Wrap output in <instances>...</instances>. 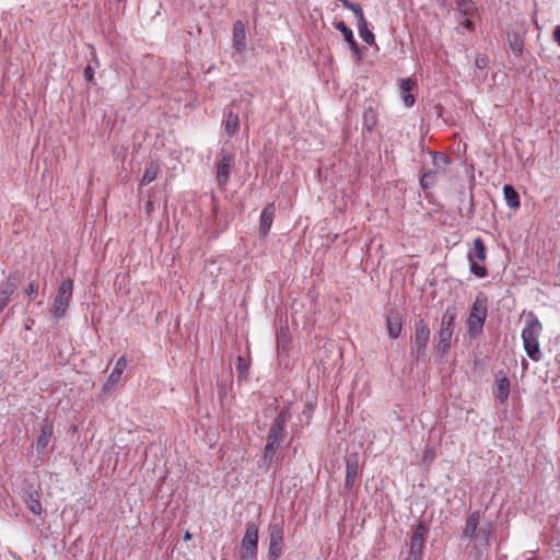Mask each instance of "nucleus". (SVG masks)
I'll list each match as a JSON object with an SVG mask.
<instances>
[{"label": "nucleus", "mask_w": 560, "mask_h": 560, "mask_svg": "<svg viewBox=\"0 0 560 560\" xmlns=\"http://www.w3.org/2000/svg\"><path fill=\"white\" fill-rule=\"evenodd\" d=\"M542 325L534 313H528L526 316V325L522 330V340L527 355L533 361L541 360V351L538 338L541 335Z\"/></svg>", "instance_id": "obj_1"}, {"label": "nucleus", "mask_w": 560, "mask_h": 560, "mask_svg": "<svg viewBox=\"0 0 560 560\" xmlns=\"http://www.w3.org/2000/svg\"><path fill=\"white\" fill-rule=\"evenodd\" d=\"M456 316V310L453 306H448L442 315L441 327L438 336L439 341L435 347L438 354L441 357L445 355L451 349Z\"/></svg>", "instance_id": "obj_2"}, {"label": "nucleus", "mask_w": 560, "mask_h": 560, "mask_svg": "<svg viewBox=\"0 0 560 560\" xmlns=\"http://www.w3.org/2000/svg\"><path fill=\"white\" fill-rule=\"evenodd\" d=\"M72 291H73V281L71 279H66L61 281L59 284L57 294L52 301V304L49 308L50 317L58 322L61 319L69 307V304L72 299Z\"/></svg>", "instance_id": "obj_3"}, {"label": "nucleus", "mask_w": 560, "mask_h": 560, "mask_svg": "<svg viewBox=\"0 0 560 560\" xmlns=\"http://www.w3.org/2000/svg\"><path fill=\"white\" fill-rule=\"evenodd\" d=\"M467 259L470 273L477 278H486L488 276V269L483 265L487 259V249L481 237H476L472 241V245L467 253Z\"/></svg>", "instance_id": "obj_4"}, {"label": "nucleus", "mask_w": 560, "mask_h": 560, "mask_svg": "<svg viewBox=\"0 0 560 560\" xmlns=\"http://www.w3.org/2000/svg\"><path fill=\"white\" fill-rule=\"evenodd\" d=\"M259 528L254 522L246 524L245 534L241 540L240 560H256L258 553Z\"/></svg>", "instance_id": "obj_5"}, {"label": "nucleus", "mask_w": 560, "mask_h": 560, "mask_svg": "<svg viewBox=\"0 0 560 560\" xmlns=\"http://www.w3.org/2000/svg\"><path fill=\"white\" fill-rule=\"evenodd\" d=\"M284 422H285L284 416L282 413H280L276 418L272 427L270 428L268 435H267V443H266L265 452H264L265 460L271 462L275 458L277 451L279 448V444L284 438V433H285Z\"/></svg>", "instance_id": "obj_6"}, {"label": "nucleus", "mask_w": 560, "mask_h": 560, "mask_svg": "<svg viewBox=\"0 0 560 560\" xmlns=\"http://www.w3.org/2000/svg\"><path fill=\"white\" fill-rule=\"evenodd\" d=\"M487 299L478 296L470 310L467 327L471 338H476L481 331L487 317Z\"/></svg>", "instance_id": "obj_7"}, {"label": "nucleus", "mask_w": 560, "mask_h": 560, "mask_svg": "<svg viewBox=\"0 0 560 560\" xmlns=\"http://www.w3.org/2000/svg\"><path fill=\"white\" fill-rule=\"evenodd\" d=\"M269 546H268V560H279L283 550V522H272L268 526Z\"/></svg>", "instance_id": "obj_8"}, {"label": "nucleus", "mask_w": 560, "mask_h": 560, "mask_svg": "<svg viewBox=\"0 0 560 560\" xmlns=\"http://www.w3.org/2000/svg\"><path fill=\"white\" fill-rule=\"evenodd\" d=\"M431 331L429 325L423 319L418 320L415 325V335L412 338L411 349V355L415 359L420 360L425 355Z\"/></svg>", "instance_id": "obj_9"}, {"label": "nucleus", "mask_w": 560, "mask_h": 560, "mask_svg": "<svg viewBox=\"0 0 560 560\" xmlns=\"http://www.w3.org/2000/svg\"><path fill=\"white\" fill-rule=\"evenodd\" d=\"M232 164L233 155L224 150H221L217 165V180L221 187H223L229 180Z\"/></svg>", "instance_id": "obj_10"}, {"label": "nucleus", "mask_w": 560, "mask_h": 560, "mask_svg": "<svg viewBox=\"0 0 560 560\" xmlns=\"http://www.w3.org/2000/svg\"><path fill=\"white\" fill-rule=\"evenodd\" d=\"M52 433H54V424L50 420H48L46 418L42 424L40 433L37 436L36 441L34 442V448L36 450V452L38 454L45 453V451L48 446V443L52 436Z\"/></svg>", "instance_id": "obj_11"}, {"label": "nucleus", "mask_w": 560, "mask_h": 560, "mask_svg": "<svg viewBox=\"0 0 560 560\" xmlns=\"http://www.w3.org/2000/svg\"><path fill=\"white\" fill-rule=\"evenodd\" d=\"M16 289L18 280L12 275L7 278V281L0 283V313L8 306L11 295Z\"/></svg>", "instance_id": "obj_12"}, {"label": "nucleus", "mask_w": 560, "mask_h": 560, "mask_svg": "<svg viewBox=\"0 0 560 560\" xmlns=\"http://www.w3.org/2000/svg\"><path fill=\"white\" fill-rule=\"evenodd\" d=\"M386 326L392 339H397L402 328V317L397 308H390L387 312Z\"/></svg>", "instance_id": "obj_13"}, {"label": "nucleus", "mask_w": 560, "mask_h": 560, "mask_svg": "<svg viewBox=\"0 0 560 560\" xmlns=\"http://www.w3.org/2000/svg\"><path fill=\"white\" fill-rule=\"evenodd\" d=\"M425 533V525L423 523H419L411 535L409 544V553L422 556Z\"/></svg>", "instance_id": "obj_14"}, {"label": "nucleus", "mask_w": 560, "mask_h": 560, "mask_svg": "<svg viewBox=\"0 0 560 560\" xmlns=\"http://www.w3.org/2000/svg\"><path fill=\"white\" fill-rule=\"evenodd\" d=\"M126 366L127 359L125 355H122L116 361L114 370L112 371L106 383L104 384L105 392H110L118 385Z\"/></svg>", "instance_id": "obj_15"}, {"label": "nucleus", "mask_w": 560, "mask_h": 560, "mask_svg": "<svg viewBox=\"0 0 560 560\" xmlns=\"http://www.w3.org/2000/svg\"><path fill=\"white\" fill-rule=\"evenodd\" d=\"M234 103L224 112V130L229 137H233L240 127L238 114L233 110Z\"/></svg>", "instance_id": "obj_16"}, {"label": "nucleus", "mask_w": 560, "mask_h": 560, "mask_svg": "<svg viewBox=\"0 0 560 560\" xmlns=\"http://www.w3.org/2000/svg\"><path fill=\"white\" fill-rule=\"evenodd\" d=\"M233 48L237 52H243L246 48V32L242 21H236L233 25Z\"/></svg>", "instance_id": "obj_17"}, {"label": "nucleus", "mask_w": 560, "mask_h": 560, "mask_svg": "<svg viewBox=\"0 0 560 560\" xmlns=\"http://www.w3.org/2000/svg\"><path fill=\"white\" fill-rule=\"evenodd\" d=\"M480 523V512L474 511L466 520L465 527L463 530V539L472 540L475 537Z\"/></svg>", "instance_id": "obj_18"}, {"label": "nucleus", "mask_w": 560, "mask_h": 560, "mask_svg": "<svg viewBox=\"0 0 560 560\" xmlns=\"http://www.w3.org/2000/svg\"><path fill=\"white\" fill-rule=\"evenodd\" d=\"M359 471V459L357 455H350L347 459L346 466V481L345 486L351 489L354 485Z\"/></svg>", "instance_id": "obj_19"}, {"label": "nucleus", "mask_w": 560, "mask_h": 560, "mask_svg": "<svg viewBox=\"0 0 560 560\" xmlns=\"http://www.w3.org/2000/svg\"><path fill=\"white\" fill-rule=\"evenodd\" d=\"M493 532H494V526L490 522L487 523V524H483L482 526H480L478 528L475 537L472 538V540L475 541L476 547H478V546H481V547L489 546L490 537L493 534Z\"/></svg>", "instance_id": "obj_20"}, {"label": "nucleus", "mask_w": 560, "mask_h": 560, "mask_svg": "<svg viewBox=\"0 0 560 560\" xmlns=\"http://www.w3.org/2000/svg\"><path fill=\"white\" fill-rule=\"evenodd\" d=\"M273 215H275V210H273L272 205L265 207L264 210L261 211L260 223H259V231H260L261 236L265 237L269 233L271 225H272Z\"/></svg>", "instance_id": "obj_21"}, {"label": "nucleus", "mask_w": 560, "mask_h": 560, "mask_svg": "<svg viewBox=\"0 0 560 560\" xmlns=\"http://www.w3.org/2000/svg\"><path fill=\"white\" fill-rule=\"evenodd\" d=\"M495 383H497V389H495V393H494V396L495 398L500 401V402H505L509 398V394H510V381L506 376H499L497 375V378H495Z\"/></svg>", "instance_id": "obj_22"}, {"label": "nucleus", "mask_w": 560, "mask_h": 560, "mask_svg": "<svg viewBox=\"0 0 560 560\" xmlns=\"http://www.w3.org/2000/svg\"><path fill=\"white\" fill-rule=\"evenodd\" d=\"M503 195H504L505 202L510 208H512L514 210L520 208V206H521L520 196L512 185H509V184L504 185Z\"/></svg>", "instance_id": "obj_23"}, {"label": "nucleus", "mask_w": 560, "mask_h": 560, "mask_svg": "<svg viewBox=\"0 0 560 560\" xmlns=\"http://www.w3.org/2000/svg\"><path fill=\"white\" fill-rule=\"evenodd\" d=\"M357 26L360 37L365 42L366 44L371 45L374 43V34L369 30L368 22L363 16L357 20Z\"/></svg>", "instance_id": "obj_24"}, {"label": "nucleus", "mask_w": 560, "mask_h": 560, "mask_svg": "<svg viewBox=\"0 0 560 560\" xmlns=\"http://www.w3.org/2000/svg\"><path fill=\"white\" fill-rule=\"evenodd\" d=\"M160 173V165L156 162H150V164L145 167L143 176L141 178L140 185H149L154 179H156Z\"/></svg>", "instance_id": "obj_25"}, {"label": "nucleus", "mask_w": 560, "mask_h": 560, "mask_svg": "<svg viewBox=\"0 0 560 560\" xmlns=\"http://www.w3.org/2000/svg\"><path fill=\"white\" fill-rule=\"evenodd\" d=\"M25 503L27 505V508L30 509V511L34 514V515H40L42 514V504H40V501H39V494L38 492L34 491V492H30L25 499Z\"/></svg>", "instance_id": "obj_26"}, {"label": "nucleus", "mask_w": 560, "mask_h": 560, "mask_svg": "<svg viewBox=\"0 0 560 560\" xmlns=\"http://www.w3.org/2000/svg\"><path fill=\"white\" fill-rule=\"evenodd\" d=\"M432 162H433V166L435 167L434 172H436V174L439 172L444 173L446 171L447 165L450 164V159L444 153L433 152L432 153Z\"/></svg>", "instance_id": "obj_27"}, {"label": "nucleus", "mask_w": 560, "mask_h": 560, "mask_svg": "<svg viewBox=\"0 0 560 560\" xmlns=\"http://www.w3.org/2000/svg\"><path fill=\"white\" fill-rule=\"evenodd\" d=\"M291 341L290 331L287 327H281L277 332V346L281 351H285Z\"/></svg>", "instance_id": "obj_28"}, {"label": "nucleus", "mask_w": 560, "mask_h": 560, "mask_svg": "<svg viewBox=\"0 0 560 560\" xmlns=\"http://www.w3.org/2000/svg\"><path fill=\"white\" fill-rule=\"evenodd\" d=\"M376 124H377V117H376L375 112L371 107L365 109L364 114H363V125H364V127L368 130L371 131V130L374 129Z\"/></svg>", "instance_id": "obj_29"}, {"label": "nucleus", "mask_w": 560, "mask_h": 560, "mask_svg": "<svg viewBox=\"0 0 560 560\" xmlns=\"http://www.w3.org/2000/svg\"><path fill=\"white\" fill-rule=\"evenodd\" d=\"M456 5L463 16H472L476 12V5L471 0L459 2Z\"/></svg>", "instance_id": "obj_30"}, {"label": "nucleus", "mask_w": 560, "mask_h": 560, "mask_svg": "<svg viewBox=\"0 0 560 560\" xmlns=\"http://www.w3.org/2000/svg\"><path fill=\"white\" fill-rule=\"evenodd\" d=\"M436 182V172L434 171H428L422 174L420 179V185L422 188L428 189L432 187Z\"/></svg>", "instance_id": "obj_31"}, {"label": "nucleus", "mask_w": 560, "mask_h": 560, "mask_svg": "<svg viewBox=\"0 0 560 560\" xmlns=\"http://www.w3.org/2000/svg\"><path fill=\"white\" fill-rule=\"evenodd\" d=\"M335 27L342 34L343 39L349 43L354 39L353 32L350 27H348L345 22L339 21L334 23Z\"/></svg>", "instance_id": "obj_32"}, {"label": "nucleus", "mask_w": 560, "mask_h": 560, "mask_svg": "<svg viewBox=\"0 0 560 560\" xmlns=\"http://www.w3.org/2000/svg\"><path fill=\"white\" fill-rule=\"evenodd\" d=\"M339 1L343 4L345 8L349 9L350 11L353 12L357 20L364 15L363 10L360 7V4L352 3L349 0H339Z\"/></svg>", "instance_id": "obj_33"}, {"label": "nucleus", "mask_w": 560, "mask_h": 560, "mask_svg": "<svg viewBox=\"0 0 560 560\" xmlns=\"http://www.w3.org/2000/svg\"><path fill=\"white\" fill-rule=\"evenodd\" d=\"M235 369L238 374V377H246V373L248 370V363L246 362V360L244 358L238 357Z\"/></svg>", "instance_id": "obj_34"}, {"label": "nucleus", "mask_w": 560, "mask_h": 560, "mask_svg": "<svg viewBox=\"0 0 560 560\" xmlns=\"http://www.w3.org/2000/svg\"><path fill=\"white\" fill-rule=\"evenodd\" d=\"M415 86V82L411 79L399 80V88L401 95L410 94V91Z\"/></svg>", "instance_id": "obj_35"}, {"label": "nucleus", "mask_w": 560, "mask_h": 560, "mask_svg": "<svg viewBox=\"0 0 560 560\" xmlns=\"http://www.w3.org/2000/svg\"><path fill=\"white\" fill-rule=\"evenodd\" d=\"M510 47L514 54L520 55L523 49V40L518 36H514L510 39Z\"/></svg>", "instance_id": "obj_36"}, {"label": "nucleus", "mask_w": 560, "mask_h": 560, "mask_svg": "<svg viewBox=\"0 0 560 560\" xmlns=\"http://www.w3.org/2000/svg\"><path fill=\"white\" fill-rule=\"evenodd\" d=\"M348 45H349L355 60L360 61L362 59V54H361V50H360L355 39H352L351 42H349Z\"/></svg>", "instance_id": "obj_37"}, {"label": "nucleus", "mask_w": 560, "mask_h": 560, "mask_svg": "<svg viewBox=\"0 0 560 560\" xmlns=\"http://www.w3.org/2000/svg\"><path fill=\"white\" fill-rule=\"evenodd\" d=\"M471 16H464V20L459 23L460 27L471 31L474 28L472 22L470 20Z\"/></svg>", "instance_id": "obj_38"}, {"label": "nucleus", "mask_w": 560, "mask_h": 560, "mask_svg": "<svg viewBox=\"0 0 560 560\" xmlns=\"http://www.w3.org/2000/svg\"><path fill=\"white\" fill-rule=\"evenodd\" d=\"M37 285L34 282H31L28 287L25 289V294L28 296H33L37 293Z\"/></svg>", "instance_id": "obj_39"}, {"label": "nucleus", "mask_w": 560, "mask_h": 560, "mask_svg": "<svg viewBox=\"0 0 560 560\" xmlns=\"http://www.w3.org/2000/svg\"><path fill=\"white\" fill-rule=\"evenodd\" d=\"M84 78L86 81L91 82L94 78V69L91 66L85 67L84 69Z\"/></svg>", "instance_id": "obj_40"}, {"label": "nucleus", "mask_w": 560, "mask_h": 560, "mask_svg": "<svg viewBox=\"0 0 560 560\" xmlns=\"http://www.w3.org/2000/svg\"><path fill=\"white\" fill-rule=\"evenodd\" d=\"M404 103L407 107H411L415 105V96L411 94H406L402 96Z\"/></svg>", "instance_id": "obj_41"}, {"label": "nucleus", "mask_w": 560, "mask_h": 560, "mask_svg": "<svg viewBox=\"0 0 560 560\" xmlns=\"http://www.w3.org/2000/svg\"><path fill=\"white\" fill-rule=\"evenodd\" d=\"M433 457H434V454H433L432 450L427 448L424 452L423 460L430 463L433 460Z\"/></svg>", "instance_id": "obj_42"}, {"label": "nucleus", "mask_w": 560, "mask_h": 560, "mask_svg": "<svg viewBox=\"0 0 560 560\" xmlns=\"http://www.w3.org/2000/svg\"><path fill=\"white\" fill-rule=\"evenodd\" d=\"M553 38L556 43L560 46V26H557L553 31Z\"/></svg>", "instance_id": "obj_43"}, {"label": "nucleus", "mask_w": 560, "mask_h": 560, "mask_svg": "<svg viewBox=\"0 0 560 560\" xmlns=\"http://www.w3.org/2000/svg\"><path fill=\"white\" fill-rule=\"evenodd\" d=\"M405 560H422V556H418V555H413V553H409L408 552V556Z\"/></svg>", "instance_id": "obj_44"}, {"label": "nucleus", "mask_w": 560, "mask_h": 560, "mask_svg": "<svg viewBox=\"0 0 560 560\" xmlns=\"http://www.w3.org/2000/svg\"><path fill=\"white\" fill-rule=\"evenodd\" d=\"M476 65L478 68H482L485 66V59L483 58H477Z\"/></svg>", "instance_id": "obj_45"}, {"label": "nucleus", "mask_w": 560, "mask_h": 560, "mask_svg": "<svg viewBox=\"0 0 560 560\" xmlns=\"http://www.w3.org/2000/svg\"><path fill=\"white\" fill-rule=\"evenodd\" d=\"M184 539H185V540H189V539H191V534H189V533L187 532V533L185 534V536H184Z\"/></svg>", "instance_id": "obj_46"}, {"label": "nucleus", "mask_w": 560, "mask_h": 560, "mask_svg": "<svg viewBox=\"0 0 560 560\" xmlns=\"http://www.w3.org/2000/svg\"><path fill=\"white\" fill-rule=\"evenodd\" d=\"M440 2H443L444 0H439Z\"/></svg>", "instance_id": "obj_47"}]
</instances>
